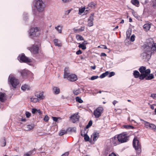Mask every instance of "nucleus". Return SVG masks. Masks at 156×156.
Segmentation results:
<instances>
[{"mask_svg": "<svg viewBox=\"0 0 156 156\" xmlns=\"http://www.w3.org/2000/svg\"><path fill=\"white\" fill-rule=\"evenodd\" d=\"M99 133L97 132L94 133L91 135V137H93V140L96 141L99 137Z\"/></svg>", "mask_w": 156, "mask_h": 156, "instance_id": "nucleus-18", "label": "nucleus"}, {"mask_svg": "<svg viewBox=\"0 0 156 156\" xmlns=\"http://www.w3.org/2000/svg\"><path fill=\"white\" fill-rule=\"evenodd\" d=\"M25 114L27 118H29L31 115V113L28 112H26Z\"/></svg>", "mask_w": 156, "mask_h": 156, "instance_id": "nucleus-49", "label": "nucleus"}, {"mask_svg": "<svg viewBox=\"0 0 156 156\" xmlns=\"http://www.w3.org/2000/svg\"><path fill=\"white\" fill-rule=\"evenodd\" d=\"M63 78L66 79L72 82L75 81L77 79L76 75L70 73L68 68L66 67L64 69Z\"/></svg>", "mask_w": 156, "mask_h": 156, "instance_id": "nucleus-2", "label": "nucleus"}, {"mask_svg": "<svg viewBox=\"0 0 156 156\" xmlns=\"http://www.w3.org/2000/svg\"><path fill=\"white\" fill-rule=\"evenodd\" d=\"M69 154V153L68 152H66L64 154L62 155L61 156H67Z\"/></svg>", "mask_w": 156, "mask_h": 156, "instance_id": "nucleus-58", "label": "nucleus"}, {"mask_svg": "<svg viewBox=\"0 0 156 156\" xmlns=\"http://www.w3.org/2000/svg\"><path fill=\"white\" fill-rule=\"evenodd\" d=\"M126 37L127 38H129L130 37V33L129 31H127L126 33Z\"/></svg>", "mask_w": 156, "mask_h": 156, "instance_id": "nucleus-54", "label": "nucleus"}, {"mask_svg": "<svg viewBox=\"0 0 156 156\" xmlns=\"http://www.w3.org/2000/svg\"><path fill=\"white\" fill-rule=\"evenodd\" d=\"M98 78V76H92L90 78V79L91 80H94L95 79H96Z\"/></svg>", "mask_w": 156, "mask_h": 156, "instance_id": "nucleus-43", "label": "nucleus"}, {"mask_svg": "<svg viewBox=\"0 0 156 156\" xmlns=\"http://www.w3.org/2000/svg\"><path fill=\"white\" fill-rule=\"evenodd\" d=\"M95 5L96 4L94 3V2H91L89 4L88 6L89 7L93 8L95 6Z\"/></svg>", "mask_w": 156, "mask_h": 156, "instance_id": "nucleus-38", "label": "nucleus"}, {"mask_svg": "<svg viewBox=\"0 0 156 156\" xmlns=\"http://www.w3.org/2000/svg\"><path fill=\"white\" fill-rule=\"evenodd\" d=\"M99 48H104L105 49H107V46L105 45H101L98 47Z\"/></svg>", "mask_w": 156, "mask_h": 156, "instance_id": "nucleus-50", "label": "nucleus"}, {"mask_svg": "<svg viewBox=\"0 0 156 156\" xmlns=\"http://www.w3.org/2000/svg\"><path fill=\"white\" fill-rule=\"evenodd\" d=\"M34 6L39 12L43 11L45 7L44 4L41 0H36L35 1Z\"/></svg>", "mask_w": 156, "mask_h": 156, "instance_id": "nucleus-7", "label": "nucleus"}, {"mask_svg": "<svg viewBox=\"0 0 156 156\" xmlns=\"http://www.w3.org/2000/svg\"><path fill=\"white\" fill-rule=\"evenodd\" d=\"M139 71L141 73L140 76V79L141 80H144L151 72L150 69H146V68L144 66H142L139 69Z\"/></svg>", "mask_w": 156, "mask_h": 156, "instance_id": "nucleus-3", "label": "nucleus"}, {"mask_svg": "<svg viewBox=\"0 0 156 156\" xmlns=\"http://www.w3.org/2000/svg\"><path fill=\"white\" fill-rule=\"evenodd\" d=\"M101 56H106V55L104 53H101Z\"/></svg>", "mask_w": 156, "mask_h": 156, "instance_id": "nucleus-62", "label": "nucleus"}, {"mask_svg": "<svg viewBox=\"0 0 156 156\" xmlns=\"http://www.w3.org/2000/svg\"><path fill=\"white\" fill-rule=\"evenodd\" d=\"M131 3L135 5H137L139 4V2L137 0H132Z\"/></svg>", "mask_w": 156, "mask_h": 156, "instance_id": "nucleus-32", "label": "nucleus"}, {"mask_svg": "<svg viewBox=\"0 0 156 156\" xmlns=\"http://www.w3.org/2000/svg\"><path fill=\"white\" fill-rule=\"evenodd\" d=\"M153 7L156 9V0H152Z\"/></svg>", "mask_w": 156, "mask_h": 156, "instance_id": "nucleus-41", "label": "nucleus"}, {"mask_svg": "<svg viewBox=\"0 0 156 156\" xmlns=\"http://www.w3.org/2000/svg\"><path fill=\"white\" fill-rule=\"evenodd\" d=\"M94 14H92L90 16L88 20V25L89 27H91L93 25Z\"/></svg>", "mask_w": 156, "mask_h": 156, "instance_id": "nucleus-13", "label": "nucleus"}, {"mask_svg": "<svg viewBox=\"0 0 156 156\" xmlns=\"http://www.w3.org/2000/svg\"><path fill=\"white\" fill-rule=\"evenodd\" d=\"M30 87L27 85L25 84L21 87L22 90L25 91L27 90H28L30 89Z\"/></svg>", "mask_w": 156, "mask_h": 156, "instance_id": "nucleus-24", "label": "nucleus"}, {"mask_svg": "<svg viewBox=\"0 0 156 156\" xmlns=\"http://www.w3.org/2000/svg\"><path fill=\"white\" fill-rule=\"evenodd\" d=\"M140 120L144 122L143 123L144 124V127L146 128L152 129L155 131H156V126L154 124L150 123L145 121L142 119H141Z\"/></svg>", "mask_w": 156, "mask_h": 156, "instance_id": "nucleus-9", "label": "nucleus"}, {"mask_svg": "<svg viewBox=\"0 0 156 156\" xmlns=\"http://www.w3.org/2000/svg\"><path fill=\"white\" fill-rule=\"evenodd\" d=\"M144 52L141 54L142 58L145 60H148L151 58V54L156 51V45L152 38L148 39L147 44L143 46Z\"/></svg>", "mask_w": 156, "mask_h": 156, "instance_id": "nucleus-1", "label": "nucleus"}, {"mask_svg": "<svg viewBox=\"0 0 156 156\" xmlns=\"http://www.w3.org/2000/svg\"><path fill=\"white\" fill-rule=\"evenodd\" d=\"M66 133V131L65 130H62L60 131L59 133L60 136H62Z\"/></svg>", "mask_w": 156, "mask_h": 156, "instance_id": "nucleus-39", "label": "nucleus"}, {"mask_svg": "<svg viewBox=\"0 0 156 156\" xmlns=\"http://www.w3.org/2000/svg\"><path fill=\"white\" fill-rule=\"evenodd\" d=\"M49 119V117L47 115L45 116V117L44 119V120L45 122H48Z\"/></svg>", "mask_w": 156, "mask_h": 156, "instance_id": "nucleus-47", "label": "nucleus"}, {"mask_svg": "<svg viewBox=\"0 0 156 156\" xmlns=\"http://www.w3.org/2000/svg\"><path fill=\"white\" fill-rule=\"evenodd\" d=\"M76 101L80 103H82L83 102V101L79 97H76Z\"/></svg>", "mask_w": 156, "mask_h": 156, "instance_id": "nucleus-35", "label": "nucleus"}, {"mask_svg": "<svg viewBox=\"0 0 156 156\" xmlns=\"http://www.w3.org/2000/svg\"><path fill=\"white\" fill-rule=\"evenodd\" d=\"M53 91L55 94H57L60 93V90L59 88L56 87H54L53 88Z\"/></svg>", "mask_w": 156, "mask_h": 156, "instance_id": "nucleus-17", "label": "nucleus"}, {"mask_svg": "<svg viewBox=\"0 0 156 156\" xmlns=\"http://www.w3.org/2000/svg\"><path fill=\"white\" fill-rule=\"evenodd\" d=\"M38 113L40 115H41L42 114V113L41 112V111L39 109H37V113Z\"/></svg>", "mask_w": 156, "mask_h": 156, "instance_id": "nucleus-59", "label": "nucleus"}, {"mask_svg": "<svg viewBox=\"0 0 156 156\" xmlns=\"http://www.w3.org/2000/svg\"><path fill=\"white\" fill-rule=\"evenodd\" d=\"M109 156H117L114 153H112L110 154Z\"/></svg>", "mask_w": 156, "mask_h": 156, "instance_id": "nucleus-61", "label": "nucleus"}, {"mask_svg": "<svg viewBox=\"0 0 156 156\" xmlns=\"http://www.w3.org/2000/svg\"><path fill=\"white\" fill-rule=\"evenodd\" d=\"M32 112L33 114H37V109L35 108H33L32 109Z\"/></svg>", "mask_w": 156, "mask_h": 156, "instance_id": "nucleus-44", "label": "nucleus"}, {"mask_svg": "<svg viewBox=\"0 0 156 156\" xmlns=\"http://www.w3.org/2000/svg\"><path fill=\"white\" fill-rule=\"evenodd\" d=\"M133 75L135 78L140 77V76L139 72L137 70H135L133 71Z\"/></svg>", "mask_w": 156, "mask_h": 156, "instance_id": "nucleus-20", "label": "nucleus"}, {"mask_svg": "<svg viewBox=\"0 0 156 156\" xmlns=\"http://www.w3.org/2000/svg\"><path fill=\"white\" fill-rule=\"evenodd\" d=\"M109 72L108 71H106L105 73H104L101 74L100 76V78H103L107 76L109 74Z\"/></svg>", "mask_w": 156, "mask_h": 156, "instance_id": "nucleus-28", "label": "nucleus"}, {"mask_svg": "<svg viewBox=\"0 0 156 156\" xmlns=\"http://www.w3.org/2000/svg\"><path fill=\"white\" fill-rule=\"evenodd\" d=\"M76 37L77 40L83 41V37L80 35L77 34L76 36Z\"/></svg>", "mask_w": 156, "mask_h": 156, "instance_id": "nucleus-29", "label": "nucleus"}, {"mask_svg": "<svg viewBox=\"0 0 156 156\" xmlns=\"http://www.w3.org/2000/svg\"><path fill=\"white\" fill-rule=\"evenodd\" d=\"M85 29L84 26L81 27L80 28L78 29V30L79 31V32H81L84 30Z\"/></svg>", "mask_w": 156, "mask_h": 156, "instance_id": "nucleus-51", "label": "nucleus"}, {"mask_svg": "<svg viewBox=\"0 0 156 156\" xmlns=\"http://www.w3.org/2000/svg\"><path fill=\"white\" fill-rule=\"evenodd\" d=\"M28 72L27 70H23L21 72V74L23 77H25L27 76Z\"/></svg>", "mask_w": 156, "mask_h": 156, "instance_id": "nucleus-26", "label": "nucleus"}, {"mask_svg": "<svg viewBox=\"0 0 156 156\" xmlns=\"http://www.w3.org/2000/svg\"><path fill=\"white\" fill-rule=\"evenodd\" d=\"M28 48L33 54H37L39 52V48L37 45H33L31 47H29Z\"/></svg>", "mask_w": 156, "mask_h": 156, "instance_id": "nucleus-11", "label": "nucleus"}, {"mask_svg": "<svg viewBox=\"0 0 156 156\" xmlns=\"http://www.w3.org/2000/svg\"><path fill=\"white\" fill-rule=\"evenodd\" d=\"M114 137L112 138L111 139V141L113 144H117L119 143V142L118 141L117 139H113Z\"/></svg>", "mask_w": 156, "mask_h": 156, "instance_id": "nucleus-30", "label": "nucleus"}, {"mask_svg": "<svg viewBox=\"0 0 156 156\" xmlns=\"http://www.w3.org/2000/svg\"><path fill=\"white\" fill-rule=\"evenodd\" d=\"M30 101H31L33 102H37L38 101V99L37 98L32 97L31 98Z\"/></svg>", "mask_w": 156, "mask_h": 156, "instance_id": "nucleus-33", "label": "nucleus"}, {"mask_svg": "<svg viewBox=\"0 0 156 156\" xmlns=\"http://www.w3.org/2000/svg\"><path fill=\"white\" fill-rule=\"evenodd\" d=\"M34 151V150H33L32 151H30L28 152L27 153L25 154H24V156H30L33 153V152Z\"/></svg>", "mask_w": 156, "mask_h": 156, "instance_id": "nucleus-36", "label": "nucleus"}, {"mask_svg": "<svg viewBox=\"0 0 156 156\" xmlns=\"http://www.w3.org/2000/svg\"><path fill=\"white\" fill-rule=\"evenodd\" d=\"M135 12H133V16L136 18H138L139 16H138L137 15H136V16L135 15Z\"/></svg>", "mask_w": 156, "mask_h": 156, "instance_id": "nucleus-63", "label": "nucleus"}, {"mask_svg": "<svg viewBox=\"0 0 156 156\" xmlns=\"http://www.w3.org/2000/svg\"><path fill=\"white\" fill-rule=\"evenodd\" d=\"M85 10V8H84L81 9H79L78 14L80 15L81 14L84 12Z\"/></svg>", "mask_w": 156, "mask_h": 156, "instance_id": "nucleus-37", "label": "nucleus"}, {"mask_svg": "<svg viewBox=\"0 0 156 156\" xmlns=\"http://www.w3.org/2000/svg\"><path fill=\"white\" fill-rule=\"evenodd\" d=\"M62 27L59 25L57 27H55V29L58 31L59 33H61L62 32Z\"/></svg>", "mask_w": 156, "mask_h": 156, "instance_id": "nucleus-22", "label": "nucleus"}, {"mask_svg": "<svg viewBox=\"0 0 156 156\" xmlns=\"http://www.w3.org/2000/svg\"><path fill=\"white\" fill-rule=\"evenodd\" d=\"M113 139H117L119 143H122L126 142L128 139V137L126 134L124 133L118 135L117 136L114 137Z\"/></svg>", "mask_w": 156, "mask_h": 156, "instance_id": "nucleus-5", "label": "nucleus"}, {"mask_svg": "<svg viewBox=\"0 0 156 156\" xmlns=\"http://www.w3.org/2000/svg\"><path fill=\"white\" fill-rule=\"evenodd\" d=\"M71 11V9H69L67 11H66L65 12V14L67 15H68L69 13Z\"/></svg>", "mask_w": 156, "mask_h": 156, "instance_id": "nucleus-57", "label": "nucleus"}, {"mask_svg": "<svg viewBox=\"0 0 156 156\" xmlns=\"http://www.w3.org/2000/svg\"><path fill=\"white\" fill-rule=\"evenodd\" d=\"M125 128L128 129H129L130 128H133V127L132 126L130 125H125L124 126Z\"/></svg>", "mask_w": 156, "mask_h": 156, "instance_id": "nucleus-45", "label": "nucleus"}, {"mask_svg": "<svg viewBox=\"0 0 156 156\" xmlns=\"http://www.w3.org/2000/svg\"><path fill=\"white\" fill-rule=\"evenodd\" d=\"M115 73L113 72H112L110 73L109 75L108 76L109 77H110L112 76L115 75Z\"/></svg>", "mask_w": 156, "mask_h": 156, "instance_id": "nucleus-52", "label": "nucleus"}, {"mask_svg": "<svg viewBox=\"0 0 156 156\" xmlns=\"http://www.w3.org/2000/svg\"><path fill=\"white\" fill-rule=\"evenodd\" d=\"M8 81L10 84L14 88H16L20 83L19 80L12 75H10L9 76Z\"/></svg>", "mask_w": 156, "mask_h": 156, "instance_id": "nucleus-4", "label": "nucleus"}, {"mask_svg": "<svg viewBox=\"0 0 156 156\" xmlns=\"http://www.w3.org/2000/svg\"><path fill=\"white\" fill-rule=\"evenodd\" d=\"M145 78L146 80H151L154 78V76L153 74H150L149 75H147Z\"/></svg>", "mask_w": 156, "mask_h": 156, "instance_id": "nucleus-23", "label": "nucleus"}, {"mask_svg": "<svg viewBox=\"0 0 156 156\" xmlns=\"http://www.w3.org/2000/svg\"><path fill=\"white\" fill-rule=\"evenodd\" d=\"M151 27L150 24L147 23L145 24L143 26V28L145 31H147L149 30Z\"/></svg>", "mask_w": 156, "mask_h": 156, "instance_id": "nucleus-19", "label": "nucleus"}, {"mask_svg": "<svg viewBox=\"0 0 156 156\" xmlns=\"http://www.w3.org/2000/svg\"><path fill=\"white\" fill-rule=\"evenodd\" d=\"M103 108L102 107H100L98 108L94 112V115L96 118L100 117L103 113Z\"/></svg>", "mask_w": 156, "mask_h": 156, "instance_id": "nucleus-10", "label": "nucleus"}, {"mask_svg": "<svg viewBox=\"0 0 156 156\" xmlns=\"http://www.w3.org/2000/svg\"><path fill=\"white\" fill-rule=\"evenodd\" d=\"M118 102V101L116 100H114L113 101L112 103L114 105H115V104Z\"/></svg>", "mask_w": 156, "mask_h": 156, "instance_id": "nucleus-60", "label": "nucleus"}, {"mask_svg": "<svg viewBox=\"0 0 156 156\" xmlns=\"http://www.w3.org/2000/svg\"><path fill=\"white\" fill-rule=\"evenodd\" d=\"M82 51L80 50H79L76 52V53L77 55H79L81 54H82Z\"/></svg>", "mask_w": 156, "mask_h": 156, "instance_id": "nucleus-55", "label": "nucleus"}, {"mask_svg": "<svg viewBox=\"0 0 156 156\" xmlns=\"http://www.w3.org/2000/svg\"><path fill=\"white\" fill-rule=\"evenodd\" d=\"M135 37V36L134 34H133L131 36L130 40L131 41L133 42L134 41Z\"/></svg>", "mask_w": 156, "mask_h": 156, "instance_id": "nucleus-48", "label": "nucleus"}, {"mask_svg": "<svg viewBox=\"0 0 156 156\" xmlns=\"http://www.w3.org/2000/svg\"><path fill=\"white\" fill-rule=\"evenodd\" d=\"M133 145L137 153H140L141 152V145L136 138H134L133 140Z\"/></svg>", "mask_w": 156, "mask_h": 156, "instance_id": "nucleus-8", "label": "nucleus"}, {"mask_svg": "<svg viewBox=\"0 0 156 156\" xmlns=\"http://www.w3.org/2000/svg\"><path fill=\"white\" fill-rule=\"evenodd\" d=\"M91 68L93 69H95L96 68V66H91Z\"/></svg>", "mask_w": 156, "mask_h": 156, "instance_id": "nucleus-64", "label": "nucleus"}, {"mask_svg": "<svg viewBox=\"0 0 156 156\" xmlns=\"http://www.w3.org/2000/svg\"><path fill=\"white\" fill-rule=\"evenodd\" d=\"M36 96L38 98L41 99H43L44 98V96L43 95V92H40L36 93Z\"/></svg>", "mask_w": 156, "mask_h": 156, "instance_id": "nucleus-15", "label": "nucleus"}, {"mask_svg": "<svg viewBox=\"0 0 156 156\" xmlns=\"http://www.w3.org/2000/svg\"><path fill=\"white\" fill-rule=\"evenodd\" d=\"M151 97H152L154 99H156V94H151Z\"/></svg>", "mask_w": 156, "mask_h": 156, "instance_id": "nucleus-56", "label": "nucleus"}, {"mask_svg": "<svg viewBox=\"0 0 156 156\" xmlns=\"http://www.w3.org/2000/svg\"><path fill=\"white\" fill-rule=\"evenodd\" d=\"M40 31L39 29L37 27L31 28L29 31V37L33 38L35 37L38 36L40 35Z\"/></svg>", "mask_w": 156, "mask_h": 156, "instance_id": "nucleus-6", "label": "nucleus"}, {"mask_svg": "<svg viewBox=\"0 0 156 156\" xmlns=\"http://www.w3.org/2000/svg\"><path fill=\"white\" fill-rule=\"evenodd\" d=\"M54 42L55 45V46L60 47L61 46V45L59 41L57 39H55L54 40Z\"/></svg>", "mask_w": 156, "mask_h": 156, "instance_id": "nucleus-21", "label": "nucleus"}, {"mask_svg": "<svg viewBox=\"0 0 156 156\" xmlns=\"http://www.w3.org/2000/svg\"><path fill=\"white\" fill-rule=\"evenodd\" d=\"M84 139L86 141H88L89 140V137L86 134L84 135Z\"/></svg>", "mask_w": 156, "mask_h": 156, "instance_id": "nucleus-40", "label": "nucleus"}, {"mask_svg": "<svg viewBox=\"0 0 156 156\" xmlns=\"http://www.w3.org/2000/svg\"><path fill=\"white\" fill-rule=\"evenodd\" d=\"M70 118L71 119L72 122L73 123H75L76 122L79 120V116L77 114H75L74 115H72L70 117Z\"/></svg>", "mask_w": 156, "mask_h": 156, "instance_id": "nucleus-14", "label": "nucleus"}, {"mask_svg": "<svg viewBox=\"0 0 156 156\" xmlns=\"http://www.w3.org/2000/svg\"><path fill=\"white\" fill-rule=\"evenodd\" d=\"M6 100V97L4 93L0 92V101L4 102Z\"/></svg>", "mask_w": 156, "mask_h": 156, "instance_id": "nucleus-16", "label": "nucleus"}, {"mask_svg": "<svg viewBox=\"0 0 156 156\" xmlns=\"http://www.w3.org/2000/svg\"><path fill=\"white\" fill-rule=\"evenodd\" d=\"M73 93L75 95H77L81 93V90L78 89L77 90H74L73 91Z\"/></svg>", "mask_w": 156, "mask_h": 156, "instance_id": "nucleus-25", "label": "nucleus"}, {"mask_svg": "<svg viewBox=\"0 0 156 156\" xmlns=\"http://www.w3.org/2000/svg\"><path fill=\"white\" fill-rule=\"evenodd\" d=\"M52 118L53 120L56 122H57L58 119H60V118H59V117L57 118L56 117H52Z\"/></svg>", "mask_w": 156, "mask_h": 156, "instance_id": "nucleus-46", "label": "nucleus"}, {"mask_svg": "<svg viewBox=\"0 0 156 156\" xmlns=\"http://www.w3.org/2000/svg\"><path fill=\"white\" fill-rule=\"evenodd\" d=\"M1 146L2 147L5 146L6 145V141L4 137H3L0 141Z\"/></svg>", "mask_w": 156, "mask_h": 156, "instance_id": "nucleus-27", "label": "nucleus"}, {"mask_svg": "<svg viewBox=\"0 0 156 156\" xmlns=\"http://www.w3.org/2000/svg\"><path fill=\"white\" fill-rule=\"evenodd\" d=\"M79 48H81L83 50H85L86 48V46L83 44H79V45L78 46Z\"/></svg>", "mask_w": 156, "mask_h": 156, "instance_id": "nucleus-34", "label": "nucleus"}, {"mask_svg": "<svg viewBox=\"0 0 156 156\" xmlns=\"http://www.w3.org/2000/svg\"><path fill=\"white\" fill-rule=\"evenodd\" d=\"M18 59L20 62H30L31 61L30 59L26 57L24 54L19 55L18 57Z\"/></svg>", "mask_w": 156, "mask_h": 156, "instance_id": "nucleus-12", "label": "nucleus"}, {"mask_svg": "<svg viewBox=\"0 0 156 156\" xmlns=\"http://www.w3.org/2000/svg\"><path fill=\"white\" fill-rule=\"evenodd\" d=\"M34 126L32 125H28L26 127V130H30L34 128Z\"/></svg>", "mask_w": 156, "mask_h": 156, "instance_id": "nucleus-31", "label": "nucleus"}, {"mask_svg": "<svg viewBox=\"0 0 156 156\" xmlns=\"http://www.w3.org/2000/svg\"><path fill=\"white\" fill-rule=\"evenodd\" d=\"M92 121L90 120L89 121L88 124L86 126V128H88L89 127H90L92 125Z\"/></svg>", "mask_w": 156, "mask_h": 156, "instance_id": "nucleus-42", "label": "nucleus"}, {"mask_svg": "<svg viewBox=\"0 0 156 156\" xmlns=\"http://www.w3.org/2000/svg\"><path fill=\"white\" fill-rule=\"evenodd\" d=\"M62 1L64 3H68L71 2L72 0H62Z\"/></svg>", "mask_w": 156, "mask_h": 156, "instance_id": "nucleus-53", "label": "nucleus"}]
</instances>
